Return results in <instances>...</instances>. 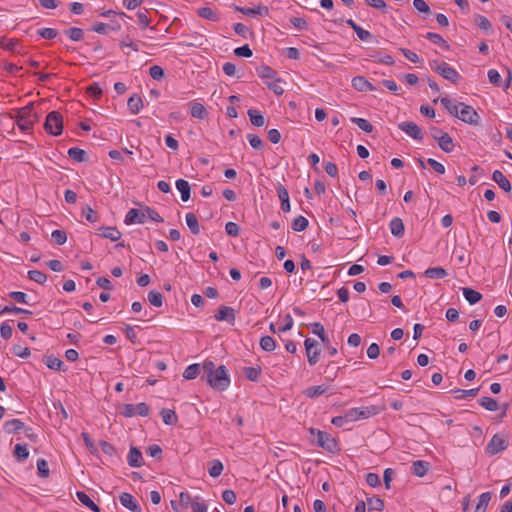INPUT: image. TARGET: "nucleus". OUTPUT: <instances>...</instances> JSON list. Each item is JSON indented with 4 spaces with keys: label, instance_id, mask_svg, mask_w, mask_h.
I'll use <instances>...</instances> for the list:
<instances>
[{
    "label": "nucleus",
    "instance_id": "obj_1",
    "mask_svg": "<svg viewBox=\"0 0 512 512\" xmlns=\"http://www.w3.org/2000/svg\"><path fill=\"white\" fill-rule=\"evenodd\" d=\"M202 372L201 378L213 389L224 391L229 387L230 378L224 365L216 367L213 361L206 360L202 365Z\"/></svg>",
    "mask_w": 512,
    "mask_h": 512
},
{
    "label": "nucleus",
    "instance_id": "obj_2",
    "mask_svg": "<svg viewBox=\"0 0 512 512\" xmlns=\"http://www.w3.org/2000/svg\"><path fill=\"white\" fill-rule=\"evenodd\" d=\"M34 104L29 103L25 107L18 109L17 115L15 116L16 123L22 131L29 130L33 127L35 121L38 120V116L33 112Z\"/></svg>",
    "mask_w": 512,
    "mask_h": 512
},
{
    "label": "nucleus",
    "instance_id": "obj_3",
    "mask_svg": "<svg viewBox=\"0 0 512 512\" xmlns=\"http://www.w3.org/2000/svg\"><path fill=\"white\" fill-rule=\"evenodd\" d=\"M430 67L432 70L439 73L444 79L449 80L454 84H457L461 79L458 71L449 66L446 62H438L437 60H433L430 62Z\"/></svg>",
    "mask_w": 512,
    "mask_h": 512
},
{
    "label": "nucleus",
    "instance_id": "obj_4",
    "mask_svg": "<svg viewBox=\"0 0 512 512\" xmlns=\"http://www.w3.org/2000/svg\"><path fill=\"white\" fill-rule=\"evenodd\" d=\"M44 129L53 136H59L63 131V117L60 112L52 111L46 116Z\"/></svg>",
    "mask_w": 512,
    "mask_h": 512
},
{
    "label": "nucleus",
    "instance_id": "obj_5",
    "mask_svg": "<svg viewBox=\"0 0 512 512\" xmlns=\"http://www.w3.org/2000/svg\"><path fill=\"white\" fill-rule=\"evenodd\" d=\"M310 434H317L316 444L324 450L335 453L339 450L337 441L332 438L327 432L316 430L315 428L309 429Z\"/></svg>",
    "mask_w": 512,
    "mask_h": 512
},
{
    "label": "nucleus",
    "instance_id": "obj_6",
    "mask_svg": "<svg viewBox=\"0 0 512 512\" xmlns=\"http://www.w3.org/2000/svg\"><path fill=\"white\" fill-rule=\"evenodd\" d=\"M380 409L377 406H367L351 408L346 412V418L350 419V422L357 421L359 419H367L371 416L377 415Z\"/></svg>",
    "mask_w": 512,
    "mask_h": 512
},
{
    "label": "nucleus",
    "instance_id": "obj_7",
    "mask_svg": "<svg viewBox=\"0 0 512 512\" xmlns=\"http://www.w3.org/2000/svg\"><path fill=\"white\" fill-rule=\"evenodd\" d=\"M508 447V440L503 434H495L486 447L489 455H496Z\"/></svg>",
    "mask_w": 512,
    "mask_h": 512
},
{
    "label": "nucleus",
    "instance_id": "obj_8",
    "mask_svg": "<svg viewBox=\"0 0 512 512\" xmlns=\"http://www.w3.org/2000/svg\"><path fill=\"white\" fill-rule=\"evenodd\" d=\"M461 109L459 119L470 125L477 126L480 123V116L477 111L470 105L460 103Z\"/></svg>",
    "mask_w": 512,
    "mask_h": 512
},
{
    "label": "nucleus",
    "instance_id": "obj_9",
    "mask_svg": "<svg viewBox=\"0 0 512 512\" xmlns=\"http://www.w3.org/2000/svg\"><path fill=\"white\" fill-rule=\"evenodd\" d=\"M308 362L311 366L318 362L320 350L317 348L318 342L315 339L307 338L304 342Z\"/></svg>",
    "mask_w": 512,
    "mask_h": 512
},
{
    "label": "nucleus",
    "instance_id": "obj_10",
    "mask_svg": "<svg viewBox=\"0 0 512 512\" xmlns=\"http://www.w3.org/2000/svg\"><path fill=\"white\" fill-rule=\"evenodd\" d=\"M398 128L415 140H422V130L412 121H404L398 124Z\"/></svg>",
    "mask_w": 512,
    "mask_h": 512
},
{
    "label": "nucleus",
    "instance_id": "obj_11",
    "mask_svg": "<svg viewBox=\"0 0 512 512\" xmlns=\"http://www.w3.org/2000/svg\"><path fill=\"white\" fill-rule=\"evenodd\" d=\"M146 220V213L145 209L143 211H140L138 209L132 208L128 211V213L125 216V224L131 225V224H142Z\"/></svg>",
    "mask_w": 512,
    "mask_h": 512
},
{
    "label": "nucleus",
    "instance_id": "obj_12",
    "mask_svg": "<svg viewBox=\"0 0 512 512\" xmlns=\"http://www.w3.org/2000/svg\"><path fill=\"white\" fill-rule=\"evenodd\" d=\"M120 503L132 512H141V507L130 493L123 492L119 496Z\"/></svg>",
    "mask_w": 512,
    "mask_h": 512
},
{
    "label": "nucleus",
    "instance_id": "obj_13",
    "mask_svg": "<svg viewBox=\"0 0 512 512\" xmlns=\"http://www.w3.org/2000/svg\"><path fill=\"white\" fill-rule=\"evenodd\" d=\"M214 318L217 321H226L233 324L235 322V310L232 307L222 305Z\"/></svg>",
    "mask_w": 512,
    "mask_h": 512
},
{
    "label": "nucleus",
    "instance_id": "obj_14",
    "mask_svg": "<svg viewBox=\"0 0 512 512\" xmlns=\"http://www.w3.org/2000/svg\"><path fill=\"white\" fill-rule=\"evenodd\" d=\"M351 85L359 92L373 91L376 89L364 76L353 77Z\"/></svg>",
    "mask_w": 512,
    "mask_h": 512
},
{
    "label": "nucleus",
    "instance_id": "obj_15",
    "mask_svg": "<svg viewBox=\"0 0 512 512\" xmlns=\"http://www.w3.org/2000/svg\"><path fill=\"white\" fill-rule=\"evenodd\" d=\"M127 462L130 467L134 468L141 467L144 464L142 453L137 447H130L129 453L127 455Z\"/></svg>",
    "mask_w": 512,
    "mask_h": 512
},
{
    "label": "nucleus",
    "instance_id": "obj_16",
    "mask_svg": "<svg viewBox=\"0 0 512 512\" xmlns=\"http://www.w3.org/2000/svg\"><path fill=\"white\" fill-rule=\"evenodd\" d=\"M278 198L281 202V209L283 212H289L291 209L290 201H289V194L287 189L282 185L278 184L276 187Z\"/></svg>",
    "mask_w": 512,
    "mask_h": 512
},
{
    "label": "nucleus",
    "instance_id": "obj_17",
    "mask_svg": "<svg viewBox=\"0 0 512 512\" xmlns=\"http://www.w3.org/2000/svg\"><path fill=\"white\" fill-rule=\"evenodd\" d=\"M391 234L397 238H401L405 232L403 220L399 217H394L389 223Z\"/></svg>",
    "mask_w": 512,
    "mask_h": 512
},
{
    "label": "nucleus",
    "instance_id": "obj_18",
    "mask_svg": "<svg viewBox=\"0 0 512 512\" xmlns=\"http://www.w3.org/2000/svg\"><path fill=\"white\" fill-rule=\"evenodd\" d=\"M492 179L505 192L509 193L511 191V183H510V181L506 178V176L500 170H495L492 173Z\"/></svg>",
    "mask_w": 512,
    "mask_h": 512
},
{
    "label": "nucleus",
    "instance_id": "obj_19",
    "mask_svg": "<svg viewBox=\"0 0 512 512\" xmlns=\"http://www.w3.org/2000/svg\"><path fill=\"white\" fill-rule=\"evenodd\" d=\"M430 468V463L423 460H416L412 463V473L417 477H423L426 475Z\"/></svg>",
    "mask_w": 512,
    "mask_h": 512
},
{
    "label": "nucleus",
    "instance_id": "obj_20",
    "mask_svg": "<svg viewBox=\"0 0 512 512\" xmlns=\"http://www.w3.org/2000/svg\"><path fill=\"white\" fill-rule=\"evenodd\" d=\"M440 102L441 104L445 107V109H447V111L454 117H458L459 118V114H460V108H461V105L459 103H454L451 99H449L448 97H442L440 99Z\"/></svg>",
    "mask_w": 512,
    "mask_h": 512
},
{
    "label": "nucleus",
    "instance_id": "obj_21",
    "mask_svg": "<svg viewBox=\"0 0 512 512\" xmlns=\"http://www.w3.org/2000/svg\"><path fill=\"white\" fill-rule=\"evenodd\" d=\"M98 234L111 241H117L121 237V232L116 227H100Z\"/></svg>",
    "mask_w": 512,
    "mask_h": 512
},
{
    "label": "nucleus",
    "instance_id": "obj_22",
    "mask_svg": "<svg viewBox=\"0 0 512 512\" xmlns=\"http://www.w3.org/2000/svg\"><path fill=\"white\" fill-rule=\"evenodd\" d=\"M3 428L6 433L8 434H14L18 433L20 430L24 429V423L19 419H12L9 421H6L3 425Z\"/></svg>",
    "mask_w": 512,
    "mask_h": 512
},
{
    "label": "nucleus",
    "instance_id": "obj_23",
    "mask_svg": "<svg viewBox=\"0 0 512 512\" xmlns=\"http://www.w3.org/2000/svg\"><path fill=\"white\" fill-rule=\"evenodd\" d=\"M438 142V145L439 147L444 151V152H452L453 149H454V143H453V139L448 135V133H441V135L439 136V139L437 140Z\"/></svg>",
    "mask_w": 512,
    "mask_h": 512
},
{
    "label": "nucleus",
    "instance_id": "obj_24",
    "mask_svg": "<svg viewBox=\"0 0 512 512\" xmlns=\"http://www.w3.org/2000/svg\"><path fill=\"white\" fill-rule=\"evenodd\" d=\"M127 106L132 114H138L143 107L142 98L138 94H133L128 99Z\"/></svg>",
    "mask_w": 512,
    "mask_h": 512
},
{
    "label": "nucleus",
    "instance_id": "obj_25",
    "mask_svg": "<svg viewBox=\"0 0 512 512\" xmlns=\"http://www.w3.org/2000/svg\"><path fill=\"white\" fill-rule=\"evenodd\" d=\"M76 496L78 498V500L83 504L85 505L87 508H89L91 511L93 512H100V507L95 504L91 498L83 491H78L76 493Z\"/></svg>",
    "mask_w": 512,
    "mask_h": 512
},
{
    "label": "nucleus",
    "instance_id": "obj_26",
    "mask_svg": "<svg viewBox=\"0 0 512 512\" xmlns=\"http://www.w3.org/2000/svg\"><path fill=\"white\" fill-rule=\"evenodd\" d=\"M462 292L470 305H474L482 299V294L472 288L465 287L462 289Z\"/></svg>",
    "mask_w": 512,
    "mask_h": 512
},
{
    "label": "nucleus",
    "instance_id": "obj_27",
    "mask_svg": "<svg viewBox=\"0 0 512 512\" xmlns=\"http://www.w3.org/2000/svg\"><path fill=\"white\" fill-rule=\"evenodd\" d=\"M176 188L181 193L182 201L186 202L190 198L191 187L188 181L184 179H178L176 181Z\"/></svg>",
    "mask_w": 512,
    "mask_h": 512
},
{
    "label": "nucleus",
    "instance_id": "obj_28",
    "mask_svg": "<svg viewBox=\"0 0 512 512\" xmlns=\"http://www.w3.org/2000/svg\"><path fill=\"white\" fill-rule=\"evenodd\" d=\"M190 113L194 118L197 119H205L208 116V112L205 106L199 102L192 103Z\"/></svg>",
    "mask_w": 512,
    "mask_h": 512
},
{
    "label": "nucleus",
    "instance_id": "obj_29",
    "mask_svg": "<svg viewBox=\"0 0 512 512\" xmlns=\"http://www.w3.org/2000/svg\"><path fill=\"white\" fill-rule=\"evenodd\" d=\"M68 156L78 163L85 162L88 159L86 151L78 147L70 148L68 150Z\"/></svg>",
    "mask_w": 512,
    "mask_h": 512
},
{
    "label": "nucleus",
    "instance_id": "obj_30",
    "mask_svg": "<svg viewBox=\"0 0 512 512\" xmlns=\"http://www.w3.org/2000/svg\"><path fill=\"white\" fill-rule=\"evenodd\" d=\"M425 38L428 39L429 41H431L432 43L440 46L441 48H443L445 50H449L450 49L449 44L447 43V41L440 34L433 33V32H428V33H426Z\"/></svg>",
    "mask_w": 512,
    "mask_h": 512
},
{
    "label": "nucleus",
    "instance_id": "obj_31",
    "mask_svg": "<svg viewBox=\"0 0 512 512\" xmlns=\"http://www.w3.org/2000/svg\"><path fill=\"white\" fill-rule=\"evenodd\" d=\"M44 362L48 368L56 371L62 370L64 365L63 361L54 355H46L44 357Z\"/></svg>",
    "mask_w": 512,
    "mask_h": 512
},
{
    "label": "nucleus",
    "instance_id": "obj_32",
    "mask_svg": "<svg viewBox=\"0 0 512 512\" xmlns=\"http://www.w3.org/2000/svg\"><path fill=\"white\" fill-rule=\"evenodd\" d=\"M424 275L430 279H443L447 276V271L442 267H430L426 269Z\"/></svg>",
    "mask_w": 512,
    "mask_h": 512
},
{
    "label": "nucleus",
    "instance_id": "obj_33",
    "mask_svg": "<svg viewBox=\"0 0 512 512\" xmlns=\"http://www.w3.org/2000/svg\"><path fill=\"white\" fill-rule=\"evenodd\" d=\"M252 125L262 127L265 124V118L260 111L256 109H249L247 112Z\"/></svg>",
    "mask_w": 512,
    "mask_h": 512
},
{
    "label": "nucleus",
    "instance_id": "obj_34",
    "mask_svg": "<svg viewBox=\"0 0 512 512\" xmlns=\"http://www.w3.org/2000/svg\"><path fill=\"white\" fill-rule=\"evenodd\" d=\"M492 498L491 492H484L479 496V501L475 507L474 512H485L488 504Z\"/></svg>",
    "mask_w": 512,
    "mask_h": 512
},
{
    "label": "nucleus",
    "instance_id": "obj_35",
    "mask_svg": "<svg viewBox=\"0 0 512 512\" xmlns=\"http://www.w3.org/2000/svg\"><path fill=\"white\" fill-rule=\"evenodd\" d=\"M223 469H224V466L220 460L214 459L209 462L208 473L211 477H213V478L219 477L222 474Z\"/></svg>",
    "mask_w": 512,
    "mask_h": 512
},
{
    "label": "nucleus",
    "instance_id": "obj_36",
    "mask_svg": "<svg viewBox=\"0 0 512 512\" xmlns=\"http://www.w3.org/2000/svg\"><path fill=\"white\" fill-rule=\"evenodd\" d=\"M186 223L192 234L198 235L200 233V227L197 220V217L194 213H187L185 216Z\"/></svg>",
    "mask_w": 512,
    "mask_h": 512
},
{
    "label": "nucleus",
    "instance_id": "obj_37",
    "mask_svg": "<svg viewBox=\"0 0 512 512\" xmlns=\"http://www.w3.org/2000/svg\"><path fill=\"white\" fill-rule=\"evenodd\" d=\"M479 392V388H473L469 390L464 389H455L452 390L455 399H465V398H473Z\"/></svg>",
    "mask_w": 512,
    "mask_h": 512
},
{
    "label": "nucleus",
    "instance_id": "obj_38",
    "mask_svg": "<svg viewBox=\"0 0 512 512\" xmlns=\"http://www.w3.org/2000/svg\"><path fill=\"white\" fill-rule=\"evenodd\" d=\"M162 420L166 425H175L178 421V417L174 410L162 409L160 412Z\"/></svg>",
    "mask_w": 512,
    "mask_h": 512
},
{
    "label": "nucleus",
    "instance_id": "obj_39",
    "mask_svg": "<svg viewBox=\"0 0 512 512\" xmlns=\"http://www.w3.org/2000/svg\"><path fill=\"white\" fill-rule=\"evenodd\" d=\"M14 456L17 459V461L24 462L29 456L27 445L16 444L14 447Z\"/></svg>",
    "mask_w": 512,
    "mask_h": 512
},
{
    "label": "nucleus",
    "instance_id": "obj_40",
    "mask_svg": "<svg viewBox=\"0 0 512 512\" xmlns=\"http://www.w3.org/2000/svg\"><path fill=\"white\" fill-rule=\"evenodd\" d=\"M262 369L260 366L256 367H245L244 368V375L245 377L253 382H256L259 380V377L261 375Z\"/></svg>",
    "mask_w": 512,
    "mask_h": 512
},
{
    "label": "nucleus",
    "instance_id": "obj_41",
    "mask_svg": "<svg viewBox=\"0 0 512 512\" xmlns=\"http://www.w3.org/2000/svg\"><path fill=\"white\" fill-rule=\"evenodd\" d=\"M197 13L200 17L213 22H217L220 19L218 14L209 7H201L198 9Z\"/></svg>",
    "mask_w": 512,
    "mask_h": 512
},
{
    "label": "nucleus",
    "instance_id": "obj_42",
    "mask_svg": "<svg viewBox=\"0 0 512 512\" xmlns=\"http://www.w3.org/2000/svg\"><path fill=\"white\" fill-rule=\"evenodd\" d=\"M201 369L202 367L199 364H191L185 369L183 377L187 380L195 379L200 374Z\"/></svg>",
    "mask_w": 512,
    "mask_h": 512
},
{
    "label": "nucleus",
    "instance_id": "obj_43",
    "mask_svg": "<svg viewBox=\"0 0 512 512\" xmlns=\"http://www.w3.org/2000/svg\"><path fill=\"white\" fill-rule=\"evenodd\" d=\"M256 70L261 78L274 79L277 76V72L267 65H261Z\"/></svg>",
    "mask_w": 512,
    "mask_h": 512
},
{
    "label": "nucleus",
    "instance_id": "obj_44",
    "mask_svg": "<svg viewBox=\"0 0 512 512\" xmlns=\"http://www.w3.org/2000/svg\"><path fill=\"white\" fill-rule=\"evenodd\" d=\"M367 505L370 511H381L384 508L383 500L377 496L367 498Z\"/></svg>",
    "mask_w": 512,
    "mask_h": 512
},
{
    "label": "nucleus",
    "instance_id": "obj_45",
    "mask_svg": "<svg viewBox=\"0 0 512 512\" xmlns=\"http://www.w3.org/2000/svg\"><path fill=\"white\" fill-rule=\"evenodd\" d=\"M259 344L260 347L267 352H272L276 348V341L271 336H263Z\"/></svg>",
    "mask_w": 512,
    "mask_h": 512
},
{
    "label": "nucleus",
    "instance_id": "obj_46",
    "mask_svg": "<svg viewBox=\"0 0 512 512\" xmlns=\"http://www.w3.org/2000/svg\"><path fill=\"white\" fill-rule=\"evenodd\" d=\"M308 225H309V222H308L307 218L300 215L293 220L292 229L295 232H301V231H304L308 227Z\"/></svg>",
    "mask_w": 512,
    "mask_h": 512
},
{
    "label": "nucleus",
    "instance_id": "obj_47",
    "mask_svg": "<svg viewBox=\"0 0 512 512\" xmlns=\"http://www.w3.org/2000/svg\"><path fill=\"white\" fill-rule=\"evenodd\" d=\"M326 392V387L323 386V385H319V386H311V387H308L305 391H304V394L308 397V398H316L322 394H324Z\"/></svg>",
    "mask_w": 512,
    "mask_h": 512
},
{
    "label": "nucleus",
    "instance_id": "obj_48",
    "mask_svg": "<svg viewBox=\"0 0 512 512\" xmlns=\"http://www.w3.org/2000/svg\"><path fill=\"white\" fill-rule=\"evenodd\" d=\"M351 121L356 124L361 130L371 133L373 131V125L364 118L353 117Z\"/></svg>",
    "mask_w": 512,
    "mask_h": 512
},
{
    "label": "nucleus",
    "instance_id": "obj_49",
    "mask_svg": "<svg viewBox=\"0 0 512 512\" xmlns=\"http://www.w3.org/2000/svg\"><path fill=\"white\" fill-rule=\"evenodd\" d=\"M7 313L25 314V315L32 314V312L30 310L23 309V308H20V307H16L14 305H12V306H5L3 308L0 307V316L4 315V314H7Z\"/></svg>",
    "mask_w": 512,
    "mask_h": 512
},
{
    "label": "nucleus",
    "instance_id": "obj_50",
    "mask_svg": "<svg viewBox=\"0 0 512 512\" xmlns=\"http://www.w3.org/2000/svg\"><path fill=\"white\" fill-rule=\"evenodd\" d=\"M479 404L486 410L495 411L498 409V403L491 397H482L478 400Z\"/></svg>",
    "mask_w": 512,
    "mask_h": 512
},
{
    "label": "nucleus",
    "instance_id": "obj_51",
    "mask_svg": "<svg viewBox=\"0 0 512 512\" xmlns=\"http://www.w3.org/2000/svg\"><path fill=\"white\" fill-rule=\"evenodd\" d=\"M148 301L155 307H160L163 304V296L160 292L152 290L148 293Z\"/></svg>",
    "mask_w": 512,
    "mask_h": 512
},
{
    "label": "nucleus",
    "instance_id": "obj_52",
    "mask_svg": "<svg viewBox=\"0 0 512 512\" xmlns=\"http://www.w3.org/2000/svg\"><path fill=\"white\" fill-rule=\"evenodd\" d=\"M28 278L38 284H44L47 280L46 274L39 270L28 271Z\"/></svg>",
    "mask_w": 512,
    "mask_h": 512
},
{
    "label": "nucleus",
    "instance_id": "obj_53",
    "mask_svg": "<svg viewBox=\"0 0 512 512\" xmlns=\"http://www.w3.org/2000/svg\"><path fill=\"white\" fill-rule=\"evenodd\" d=\"M65 34L73 41H80L84 36V31L78 27H71L65 30Z\"/></svg>",
    "mask_w": 512,
    "mask_h": 512
},
{
    "label": "nucleus",
    "instance_id": "obj_54",
    "mask_svg": "<svg viewBox=\"0 0 512 512\" xmlns=\"http://www.w3.org/2000/svg\"><path fill=\"white\" fill-rule=\"evenodd\" d=\"M244 15L252 16V15H264L267 16L269 14V10L266 6L259 5L256 8H245L243 11Z\"/></svg>",
    "mask_w": 512,
    "mask_h": 512
},
{
    "label": "nucleus",
    "instance_id": "obj_55",
    "mask_svg": "<svg viewBox=\"0 0 512 512\" xmlns=\"http://www.w3.org/2000/svg\"><path fill=\"white\" fill-rule=\"evenodd\" d=\"M273 82H267L266 85L270 90H272L276 95H282L284 93V89L281 86L282 80L279 77H275Z\"/></svg>",
    "mask_w": 512,
    "mask_h": 512
},
{
    "label": "nucleus",
    "instance_id": "obj_56",
    "mask_svg": "<svg viewBox=\"0 0 512 512\" xmlns=\"http://www.w3.org/2000/svg\"><path fill=\"white\" fill-rule=\"evenodd\" d=\"M52 240L58 244L63 245L67 241V235L64 230H54L51 234Z\"/></svg>",
    "mask_w": 512,
    "mask_h": 512
},
{
    "label": "nucleus",
    "instance_id": "obj_57",
    "mask_svg": "<svg viewBox=\"0 0 512 512\" xmlns=\"http://www.w3.org/2000/svg\"><path fill=\"white\" fill-rule=\"evenodd\" d=\"M99 444H100V447H101V450L103 451V453H105L109 457L117 456L116 449L111 443L102 440V441H100Z\"/></svg>",
    "mask_w": 512,
    "mask_h": 512
},
{
    "label": "nucleus",
    "instance_id": "obj_58",
    "mask_svg": "<svg viewBox=\"0 0 512 512\" xmlns=\"http://www.w3.org/2000/svg\"><path fill=\"white\" fill-rule=\"evenodd\" d=\"M37 469L40 477L46 478L49 476V467L45 459H39L37 461Z\"/></svg>",
    "mask_w": 512,
    "mask_h": 512
},
{
    "label": "nucleus",
    "instance_id": "obj_59",
    "mask_svg": "<svg viewBox=\"0 0 512 512\" xmlns=\"http://www.w3.org/2000/svg\"><path fill=\"white\" fill-rule=\"evenodd\" d=\"M38 35L45 39H54L58 35V31L54 28H42L38 30Z\"/></svg>",
    "mask_w": 512,
    "mask_h": 512
},
{
    "label": "nucleus",
    "instance_id": "obj_60",
    "mask_svg": "<svg viewBox=\"0 0 512 512\" xmlns=\"http://www.w3.org/2000/svg\"><path fill=\"white\" fill-rule=\"evenodd\" d=\"M312 327H313V333L318 335V337L321 339V341L323 343H327L328 342V338H327V336L325 334V330H324L323 325L317 322V323H313Z\"/></svg>",
    "mask_w": 512,
    "mask_h": 512
},
{
    "label": "nucleus",
    "instance_id": "obj_61",
    "mask_svg": "<svg viewBox=\"0 0 512 512\" xmlns=\"http://www.w3.org/2000/svg\"><path fill=\"white\" fill-rule=\"evenodd\" d=\"M82 215L85 217V219L88 222L94 223L97 221L96 212L89 205H86L85 207H83Z\"/></svg>",
    "mask_w": 512,
    "mask_h": 512
},
{
    "label": "nucleus",
    "instance_id": "obj_62",
    "mask_svg": "<svg viewBox=\"0 0 512 512\" xmlns=\"http://www.w3.org/2000/svg\"><path fill=\"white\" fill-rule=\"evenodd\" d=\"M475 21L480 29L484 31H489L491 29V23L485 16L476 15Z\"/></svg>",
    "mask_w": 512,
    "mask_h": 512
},
{
    "label": "nucleus",
    "instance_id": "obj_63",
    "mask_svg": "<svg viewBox=\"0 0 512 512\" xmlns=\"http://www.w3.org/2000/svg\"><path fill=\"white\" fill-rule=\"evenodd\" d=\"M149 74L154 80H161L164 77V69L161 66L153 65L149 69Z\"/></svg>",
    "mask_w": 512,
    "mask_h": 512
},
{
    "label": "nucleus",
    "instance_id": "obj_64",
    "mask_svg": "<svg viewBox=\"0 0 512 512\" xmlns=\"http://www.w3.org/2000/svg\"><path fill=\"white\" fill-rule=\"evenodd\" d=\"M146 453H147V455H149L151 457L161 459L162 448L157 444H153V445H150L147 447Z\"/></svg>",
    "mask_w": 512,
    "mask_h": 512
}]
</instances>
